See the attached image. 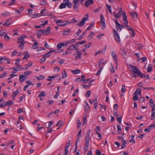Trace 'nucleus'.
I'll return each instance as SVG.
<instances>
[{
	"label": "nucleus",
	"instance_id": "f257e3e1",
	"mask_svg": "<svg viewBox=\"0 0 155 155\" xmlns=\"http://www.w3.org/2000/svg\"><path fill=\"white\" fill-rule=\"evenodd\" d=\"M131 68L132 72L133 73V76L135 77H138L140 76L142 73L139 69L136 67L131 66Z\"/></svg>",
	"mask_w": 155,
	"mask_h": 155
},
{
	"label": "nucleus",
	"instance_id": "f03ea898",
	"mask_svg": "<svg viewBox=\"0 0 155 155\" xmlns=\"http://www.w3.org/2000/svg\"><path fill=\"white\" fill-rule=\"evenodd\" d=\"M80 0H73V8L74 10L78 12V5L79 3L78 2Z\"/></svg>",
	"mask_w": 155,
	"mask_h": 155
},
{
	"label": "nucleus",
	"instance_id": "7ed1b4c3",
	"mask_svg": "<svg viewBox=\"0 0 155 155\" xmlns=\"http://www.w3.org/2000/svg\"><path fill=\"white\" fill-rule=\"evenodd\" d=\"M24 39H23L22 37H19L18 38V43L20 44L19 46H18L19 48L20 47L23 48L25 45Z\"/></svg>",
	"mask_w": 155,
	"mask_h": 155
},
{
	"label": "nucleus",
	"instance_id": "20e7f679",
	"mask_svg": "<svg viewBox=\"0 0 155 155\" xmlns=\"http://www.w3.org/2000/svg\"><path fill=\"white\" fill-rule=\"evenodd\" d=\"M113 35L115 40L117 42H120V40L119 36L117 31H116L115 30H114Z\"/></svg>",
	"mask_w": 155,
	"mask_h": 155
},
{
	"label": "nucleus",
	"instance_id": "39448f33",
	"mask_svg": "<svg viewBox=\"0 0 155 155\" xmlns=\"http://www.w3.org/2000/svg\"><path fill=\"white\" fill-rule=\"evenodd\" d=\"M55 21L58 26H63L65 25V22L63 21L62 20H55Z\"/></svg>",
	"mask_w": 155,
	"mask_h": 155
},
{
	"label": "nucleus",
	"instance_id": "423d86ee",
	"mask_svg": "<svg viewBox=\"0 0 155 155\" xmlns=\"http://www.w3.org/2000/svg\"><path fill=\"white\" fill-rule=\"evenodd\" d=\"M70 141L71 140H70L68 141V143H66V146L64 150L65 153L63 154V155H66L68 153V147L70 145Z\"/></svg>",
	"mask_w": 155,
	"mask_h": 155
},
{
	"label": "nucleus",
	"instance_id": "0eeeda50",
	"mask_svg": "<svg viewBox=\"0 0 155 155\" xmlns=\"http://www.w3.org/2000/svg\"><path fill=\"white\" fill-rule=\"evenodd\" d=\"M111 56L114 62L116 64L117 66L118 60L117 57L115 53L114 52H113L111 53Z\"/></svg>",
	"mask_w": 155,
	"mask_h": 155
},
{
	"label": "nucleus",
	"instance_id": "6e6552de",
	"mask_svg": "<svg viewBox=\"0 0 155 155\" xmlns=\"http://www.w3.org/2000/svg\"><path fill=\"white\" fill-rule=\"evenodd\" d=\"M25 75H20L19 76V80L21 83H22L25 80Z\"/></svg>",
	"mask_w": 155,
	"mask_h": 155
},
{
	"label": "nucleus",
	"instance_id": "1a4fd4ad",
	"mask_svg": "<svg viewBox=\"0 0 155 155\" xmlns=\"http://www.w3.org/2000/svg\"><path fill=\"white\" fill-rule=\"evenodd\" d=\"M93 3V0H87L85 3V5L87 7H88Z\"/></svg>",
	"mask_w": 155,
	"mask_h": 155
},
{
	"label": "nucleus",
	"instance_id": "9d476101",
	"mask_svg": "<svg viewBox=\"0 0 155 155\" xmlns=\"http://www.w3.org/2000/svg\"><path fill=\"white\" fill-rule=\"evenodd\" d=\"M17 66V67L15 68V69H14V71H21L25 69V68H24L22 67L20 65Z\"/></svg>",
	"mask_w": 155,
	"mask_h": 155
},
{
	"label": "nucleus",
	"instance_id": "9b49d317",
	"mask_svg": "<svg viewBox=\"0 0 155 155\" xmlns=\"http://www.w3.org/2000/svg\"><path fill=\"white\" fill-rule=\"evenodd\" d=\"M134 94L139 95L140 96L141 95V89L140 88H137L136 91L134 93Z\"/></svg>",
	"mask_w": 155,
	"mask_h": 155
},
{
	"label": "nucleus",
	"instance_id": "f8f14e48",
	"mask_svg": "<svg viewBox=\"0 0 155 155\" xmlns=\"http://www.w3.org/2000/svg\"><path fill=\"white\" fill-rule=\"evenodd\" d=\"M130 14L133 18H137V15L136 12H130Z\"/></svg>",
	"mask_w": 155,
	"mask_h": 155
},
{
	"label": "nucleus",
	"instance_id": "ddd939ff",
	"mask_svg": "<svg viewBox=\"0 0 155 155\" xmlns=\"http://www.w3.org/2000/svg\"><path fill=\"white\" fill-rule=\"evenodd\" d=\"M140 77L141 78H143L146 79H149V80L150 79L149 76L148 75H145L144 74H143L142 73Z\"/></svg>",
	"mask_w": 155,
	"mask_h": 155
},
{
	"label": "nucleus",
	"instance_id": "4468645a",
	"mask_svg": "<svg viewBox=\"0 0 155 155\" xmlns=\"http://www.w3.org/2000/svg\"><path fill=\"white\" fill-rule=\"evenodd\" d=\"M93 104L94 106V108L95 109H97V105L98 104L97 98H96L95 100H94Z\"/></svg>",
	"mask_w": 155,
	"mask_h": 155
},
{
	"label": "nucleus",
	"instance_id": "2eb2a0df",
	"mask_svg": "<svg viewBox=\"0 0 155 155\" xmlns=\"http://www.w3.org/2000/svg\"><path fill=\"white\" fill-rule=\"evenodd\" d=\"M38 43L37 42H35L34 43V44L32 46L31 48L34 49H36L38 47Z\"/></svg>",
	"mask_w": 155,
	"mask_h": 155
},
{
	"label": "nucleus",
	"instance_id": "dca6fc26",
	"mask_svg": "<svg viewBox=\"0 0 155 155\" xmlns=\"http://www.w3.org/2000/svg\"><path fill=\"white\" fill-rule=\"evenodd\" d=\"M64 31L63 32V34L64 35H67L69 34L71 32L70 30H64Z\"/></svg>",
	"mask_w": 155,
	"mask_h": 155
},
{
	"label": "nucleus",
	"instance_id": "f3484780",
	"mask_svg": "<svg viewBox=\"0 0 155 155\" xmlns=\"http://www.w3.org/2000/svg\"><path fill=\"white\" fill-rule=\"evenodd\" d=\"M66 3H62L60 4L59 8L61 9L64 8H66Z\"/></svg>",
	"mask_w": 155,
	"mask_h": 155
},
{
	"label": "nucleus",
	"instance_id": "a211bd4d",
	"mask_svg": "<svg viewBox=\"0 0 155 155\" xmlns=\"http://www.w3.org/2000/svg\"><path fill=\"white\" fill-rule=\"evenodd\" d=\"M16 73V71H12L10 75V77L8 79V80H10V79L12 78L14 76H16L15 75H13L14 74H15Z\"/></svg>",
	"mask_w": 155,
	"mask_h": 155
},
{
	"label": "nucleus",
	"instance_id": "6ab92c4d",
	"mask_svg": "<svg viewBox=\"0 0 155 155\" xmlns=\"http://www.w3.org/2000/svg\"><path fill=\"white\" fill-rule=\"evenodd\" d=\"M64 44L63 43H58L57 45V48L59 49L61 48L62 47H64Z\"/></svg>",
	"mask_w": 155,
	"mask_h": 155
},
{
	"label": "nucleus",
	"instance_id": "aec40b11",
	"mask_svg": "<svg viewBox=\"0 0 155 155\" xmlns=\"http://www.w3.org/2000/svg\"><path fill=\"white\" fill-rule=\"evenodd\" d=\"M119 25V26L116 25V28L118 31H120L124 27L123 25H121L120 24Z\"/></svg>",
	"mask_w": 155,
	"mask_h": 155
},
{
	"label": "nucleus",
	"instance_id": "412c9836",
	"mask_svg": "<svg viewBox=\"0 0 155 155\" xmlns=\"http://www.w3.org/2000/svg\"><path fill=\"white\" fill-rule=\"evenodd\" d=\"M82 53H78V55H76L75 57V59L76 60H77L80 58H82V57H81V55H82Z\"/></svg>",
	"mask_w": 155,
	"mask_h": 155
},
{
	"label": "nucleus",
	"instance_id": "4be33fe9",
	"mask_svg": "<svg viewBox=\"0 0 155 155\" xmlns=\"http://www.w3.org/2000/svg\"><path fill=\"white\" fill-rule=\"evenodd\" d=\"M28 51H25L24 52V54L25 55L24 57L23 58V59H27L30 57V56L28 54Z\"/></svg>",
	"mask_w": 155,
	"mask_h": 155
},
{
	"label": "nucleus",
	"instance_id": "5701e85b",
	"mask_svg": "<svg viewBox=\"0 0 155 155\" xmlns=\"http://www.w3.org/2000/svg\"><path fill=\"white\" fill-rule=\"evenodd\" d=\"M85 23V22L83 20H81V21L79 23H78L77 24V25H78L79 26L81 27L83 26Z\"/></svg>",
	"mask_w": 155,
	"mask_h": 155
},
{
	"label": "nucleus",
	"instance_id": "b1692460",
	"mask_svg": "<svg viewBox=\"0 0 155 155\" xmlns=\"http://www.w3.org/2000/svg\"><path fill=\"white\" fill-rule=\"evenodd\" d=\"M120 52L121 53V55L122 56L125 55L126 54V52L125 51L124 49L122 48H120Z\"/></svg>",
	"mask_w": 155,
	"mask_h": 155
},
{
	"label": "nucleus",
	"instance_id": "393cba45",
	"mask_svg": "<svg viewBox=\"0 0 155 155\" xmlns=\"http://www.w3.org/2000/svg\"><path fill=\"white\" fill-rule=\"evenodd\" d=\"M85 102L86 103V105L84 106V107L85 108V111H88L90 109V107L86 102L85 101Z\"/></svg>",
	"mask_w": 155,
	"mask_h": 155
},
{
	"label": "nucleus",
	"instance_id": "a878e982",
	"mask_svg": "<svg viewBox=\"0 0 155 155\" xmlns=\"http://www.w3.org/2000/svg\"><path fill=\"white\" fill-rule=\"evenodd\" d=\"M74 49H76V47L74 45H73L69 46L68 48V50H73Z\"/></svg>",
	"mask_w": 155,
	"mask_h": 155
},
{
	"label": "nucleus",
	"instance_id": "bb28decb",
	"mask_svg": "<svg viewBox=\"0 0 155 155\" xmlns=\"http://www.w3.org/2000/svg\"><path fill=\"white\" fill-rule=\"evenodd\" d=\"M46 95V93L45 92L42 91L38 95V97H45Z\"/></svg>",
	"mask_w": 155,
	"mask_h": 155
},
{
	"label": "nucleus",
	"instance_id": "cd10ccee",
	"mask_svg": "<svg viewBox=\"0 0 155 155\" xmlns=\"http://www.w3.org/2000/svg\"><path fill=\"white\" fill-rule=\"evenodd\" d=\"M62 78H64L67 77V75L65 71H63L62 72Z\"/></svg>",
	"mask_w": 155,
	"mask_h": 155
},
{
	"label": "nucleus",
	"instance_id": "c85d7f7f",
	"mask_svg": "<svg viewBox=\"0 0 155 155\" xmlns=\"http://www.w3.org/2000/svg\"><path fill=\"white\" fill-rule=\"evenodd\" d=\"M117 132L118 134H119L121 133V126L119 125H117Z\"/></svg>",
	"mask_w": 155,
	"mask_h": 155
},
{
	"label": "nucleus",
	"instance_id": "c756f323",
	"mask_svg": "<svg viewBox=\"0 0 155 155\" xmlns=\"http://www.w3.org/2000/svg\"><path fill=\"white\" fill-rule=\"evenodd\" d=\"M95 35V33L93 32H91V34H90L88 37V38L90 40L93 37V36Z\"/></svg>",
	"mask_w": 155,
	"mask_h": 155
},
{
	"label": "nucleus",
	"instance_id": "7c9ffc66",
	"mask_svg": "<svg viewBox=\"0 0 155 155\" xmlns=\"http://www.w3.org/2000/svg\"><path fill=\"white\" fill-rule=\"evenodd\" d=\"M7 58L6 57H4L3 58H0V61L1 63H6V62H5V61H3V60H6V59H7Z\"/></svg>",
	"mask_w": 155,
	"mask_h": 155
},
{
	"label": "nucleus",
	"instance_id": "2f4dec72",
	"mask_svg": "<svg viewBox=\"0 0 155 155\" xmlns=\"http://www.w3.org/2000/svg\"><path fill=\"white\" fill-rule=\"evenodd\" d=\"M122 14L123 15L122 19L123 20H127V17L126 15V13L125 12H124L123 13H122Z\"/></svg>",
	"mask_w": 155,
	"mask_h": 155
},
{
	"label": "nucleus",
	"instance_id": "473e14b6",
	"mask_svg": "<svg viewBox=\"0 0 155 155\" xmlns=\"http://www.w3.org/2000/svg\"><path fill=\"white\" fill-rule=\"evenodd\" d=\"M86 32H83V33L79 36L78 39L79 40L82 39L83 38V37L85 36V35L86 34Z\"/></svg>",
	"mask_w": 155,
	"mask_h": 155
},
{
	"label": "nucleus",
	"instance_id": "72a5a7b5",
	"mask_svg": "<svg viewBox=\"0 0 155 155\" xmlns=\"http://www.w3.org/2000/svg\"><path fill=\"white\" fill-rule=\"evenodd\" d=\"M103 68V67H101L99 68V69H98L97 72L96 73V75H98L100 74L101 73L102 69Z\"/></svg>",
	"mask_w": 155,
	"mask_h": 155
},
{
	"label": "nucleus",
	"instance_id": "f704fd0d",
	"mask_svg": "<svg viewBox=\"0 0 155 155\" xmlns=\"http://www.w3.org/2000/svg\"><path fill=\"white\" fill-rule=\"evenodd\" d=\"M72 72L74 74H76L80 73V71L79 69H75L72 71Z\"/></svg>",
	"mask_w": 155,
	"mask_h": 155
},
{
	"label": "nucleus",
	"instance_id": "c9c22d12",
	"mask_svg": "<svg viewBox=\"0 0 155 155\" xmlns=\"http://www.w3.org/2000/svg\"><path fill=\"white\" fill-rule=\"evenodd\" d=\"M155 127V124H151L148 127V128L150 130H152Z\"/></svg>",
	"mask_w": 155,
	"mask_h": 155
},
{
	"label": "nucleus",
	"instance_id": "e433bc0d",
	"mask_svg": "<svg viewBox=\"0 0 155 155\" xmlns=\"http://www.w3.org/2000/svg\"><path fill=\"white\" fill-rule=\"evenodd\" d=\"M50 26L48 27L46 30V32H47V33H46V35H49L51 33V30H50Z\"/></svg>",
	"mask_w": 155,
	"mask_h": 155
},
{
	"label": "nucleus",
	"instance_id": "4c0bfd02",
	"mask_svg": "<svg viewBox=\"0 0 155 155\" xmlns=\"http://www.w3.org/2000/svg\"><path fill=\"white\" fill-rule=\"evenodd\" d=\"M101 22V23L105 22V19L103 15H100Z\"/></svg>",
	"mask_w": 155,
	"mask_h": 155
},
{
	"label": "nucleus",
	"instance_id": "58836bf2",
	"mask_svg": "<svg viewBox=\"0 0 155 155\" xmlns=\"http://www.w3.org/2000/svg\"><path fill=\"white\" fill-rule=\"evenodd\" d=\"M66 6L67 5L68 7L69 8H71L72 4L69 1H68L66 2Z\"/></svg>",
	"mask_w": 155,
	"mask_h": 155
},
{
	"label": "nucleus",
	"instance_id": "ea45409f",
	"mask_svg": "<svg viewBox=\"0 0 155 155\" xmlns=\"http://www.w3.org/2000/svg\"><path fill=\"white\" fill-rule=\"evenodd\" d=\"M89 16L87 14L85 15L84 17L82 19L85 22V21L87 20Z\"/></svg>",
	"mask_w": 155,
	"mask_h": 155
},
{
	"label": "nucleus",
	"instance_id": "a19ab883",
	"mask_svg": "<svg viewBox=\"0 0 155 155\" xmlns=\"http://www.w3.org/2000/svg\"><path fill=\"white\" fill-rule=\"evenodd\" d=\"M137 95L134 94L133 97V99L134 101H137L138 100V97L137 96Z\"/></svg>",
	"mask_w": 155,
	"mask_h": 155
},
{
	"label": "nucleus",
	"instance_id": "79ce46f5",
	"mask_svg": "<svg viewBox=\"0 0 155 155\" xmlns=\"http://www.w3.org/2000/svg\"><path fill=\"white\" fill-rule=\"evenodd\" d=\"M48 21H42L41 22V26H44L46 25L48 23Z\"/></svg>",
	"mask_w": 155,
	"mask_h": 155
},
{
	"label": "nucleus",
	"instance_id": "37998d69",
	"mask_svg": "<svg viewBox=\"0 0 155 155\" xmlns=\"http://www.w3.org/2000/svg\"><path fill=\"white\" fill-rule=\"evenodd\" d=\"M121 15H122V13H121V12H119L117 14H116L115 15V16L116 18H120L121 17Z\"/></svg>",
	"mask_w": 155,
	"mask_h": 155
},
{
	"label": "nucleus",
	"instance_id": "c03bdc74",
	"mask_svg": "<svg viewBox=\"0 0 155 155\" xmlns=\"http://www.w3.org/2000/svg\"><path fill=\"white\" fill-rule=\"evenodd\" d=\"M45 77L43 75H41L40 76H37V78L38 80H42Z\"/></svg>",
	"mask_w": 155,
	"mask_h": 155
},
{
	"label": "nucleus",
	"instance_id": "a18cd8bd",
	"mask_svg": "<svg viewBox=\"0 0 155 155\" xmlns=\"http://www.w3.org/2000/svg\"><path fill=\"white\" fill-rule=\"evenodd\" d=\"M32 63H31L30 64L29 63H28V64H26L25 66H26V67L24 68L25 69L27 70L28 69V68L30 67L31 66H32Z\"/></svg>",
	"mask_w": 155,
	"mask_h": 155
},
{
	"label": "nucleus",
	"instance_id": "49530a36",
	"mask_svg": "<svg viewBox=\"0 0 155 155\" xmlns=\"http://www.w3.org/2000/svg\"><path fill=\"white\" fill-rule=\"evenodd\" d=\"M26 83L27 85H28L27 86H28L31 85H33V84L29 80L27 81L26 82Z\"/></svg>",
	"mask_w": 155,
	"mask_h": 155
},
{
	"label": "nucleus",
	"instance_id": "de8ad7c7",
	"mask_svg": "<svg viewBox=\"0 0 155 155\" xmlns=\"http://www.w3.org/2000/svg\"><path fill=\"white\" fill-rule=\"evenodd\" d=\"M94 25V22H93L86 29V31H87V30H89L91 29L92 27V26Z\"/></svg>",
	"mask_w": 155,
	"mask_h": 155
},
{
	"label": "nucleus",
	"instance_id": "09e8293b",
	"mask_svg": "<svg viewBox=\"0 0 155 155\" xmlns=\"http://www.w3.org/2000/svg\"><path fill=\"white\" fill-rule=\"evenodd\" d=\"M12 102L11 101H8L6 102L5 104V105L6 106H9L10 105H11Z\"/></svg>",
	"mask_w": 155,
	"mask_h": 155
},
{
	"label": "nucleus",
	"instance_id": "8fccbe9b",
	"mask_svg": "<svg viewBox=\"0 0 155 155\" xmlns=\"http://www.w3.org/2000/svg\"><path fill=\"white\" fill-rule=\"evenodd\" d=\"M91 91H87L85 94V96L86 97H89L91 95Z\"/></svg>",
	"mask_w": 155,
	"mask_h": 155
},
{
	"label": "nucleus",
	"instance_id": "3c124183",
	"mask_svg": "<svg viewBox=\"0 0 155 155\" xmlns=\"http://www.w3.org/2000/svg\"><path fill=\"white\" fill-rule=\"evenodd\" d=\"M122 118V117L121 116L119 117H117V121L119 123H120L121 122Z\"/></svg>",
	"mask_w": 155,
	"mask_h": 155
},
{
	"label": "nucleus",
	"instance_id": "603ef678",
	"mask_svg": "<svg viewBox=\"0 0 155 155\" xmlns=\"http://www.w3.org/2000/svg\"><path fill=\"white\" fill-rule=\"evenodd\" d=\"M106 5L107 8L109 11L111 13H112L111 9V6L108 5L106 4Z\"/></svg>",
	"mask_w": 155,
	"mask_h": 155
},
{
	"label": "nucleus",
	"instance_id": "864d4df0",
	"mask_svg": "<svg viewBox=\"0 0 155 155\" xmlns=\"http://www.w3.org/2000/svg\"><path fill=\"white\" fill-rule=\"evenodd\" d=\"M147 72H151L152 70V67L150 66V65L148 66V67L147 68Z\"/></svg>",
	"mask_w": 155,
	"mask_h": 155
},
{
	"label": "nucleus",
	"instance_id": "5fc2aeb1",
	"mask_svg": "<svg viewBox=\"0 0 155 155\" xmlns=\"http://www.w3.org/2000/svg\"><path fill=\"white\" fill-rule=\"evenodd\" d=\"M155 109H152L151 111V116L155 117Z\"/></svg>",
	"mask_w": 155,
	"mask_h": 155
},
{
	"label": "nucleus",
	"instance_id": "6e6d98bb",
	"mask_svg": "<svg viewBox=\"0 0 155 155\" xmlns=\"http://www.w3.org/2000/svg\"><path fill=\"white\" fill-rule=\"evenodd\" d=\"M20 61H21L20 59H18L16 60L15 64L16 66L19 65V62Z\"/></svg>",
	"mask_w": 155,
	"mask_h": 155
},
{
	"label": "nucleus",
	"instance_id": "4d7b16f0",
	"mask_svg": "<svg viewBox=\"0 0 155 155\" xmlns=\"http://www.w3.org/2000/svg\"><path fill=\"white\" fill-rule=\"evenodd\" d=\"M145 98L144 97H141L139 99V101L141 103H142L145 101Z\"/></svg>",
	"mask_w": 155,
	"mask_h": 155
},
{
	"label": "nucleus",
	"instance_id": "13d9d810",
	"mask_svg": "<svg viewBox=\"0 0 155 155\" xmlns=\"http://www.w3.org/2000/svg\"><path fill=\"white\" fill-rule=\"evenodd\" d=\"M7 73L5 72H4L1 74L0 75V78H2L6 76Z\"/></svg>",
	"mask_w": 155,
	"mask_h": 155
},
{
	"label": "nucleus",
	"instance_id": "bf43d9fd",
	"mask_svg": "<svg viewBox=\"0 0 155 155\" xmlns=\"http://www.w3.org/2000/svg\"><path fill=\"white\" fill-rule=\"evenodd\" d=\"M77 127H80L81 126V124L79 120H77Z\"/></svg>",
	"mask_w": 155,
	"mask_h": 155
},
{
	"label": "nucleus",
	"instance_id": "052dcab7",
	"mask_svg": "<svg viewBox=\"0 0 155 155\" xmlns=\"http://www.w3.org/2000/svg\"><path fill=\"white\" fill-rule=\"evenodd\" d=\"M78 22V21L75 20V18H73L72 19L70 23H77Z\"/></svg>",
	"mask_w": 155,
	"mask_h": 155
},
{
	"label": "nucleus",
	"instance_id": "680f3d73",
	"mask_svg": "<svg viewBox=\"0 0 155 155\" xmlns=\"http://www.w3.org/2000/svg\"><path fill=\"white\" fill-rule=\"evenodd\" d=\"M5 39L7 41H8L10 39V37L7 35H5L4 36Z\"/></svg>",
	"mask_w": 155,
	"mask_h": 155
},
{
	"label": "nucleus",
	"instance_id": "e2e57ef3",
	"mask_svg": "<svg viewBox=\"0 0 155 155\" xmlns=\"http://www.w3.org/2000/svg\"><path fill=\"white\" fill-rule=\"evenodd\" d=\"M52 76H48L47 78V80L49 81H51L53 80L54 79H53Z\"/></svg>",
	"mask_w": 155,
	"mask_h": 155
},
{
	"label": "nucleus",
	"instance_id": "0e129e2a",
	"mask_svg": "<svg viewBox=\"0 0 155 155\" xmlns=\"http://www.w3.org/2000/svg\"><path fill=\"white\" fill-rule=\"evenodd\" d=\"M5 32L3 30H2L0 31V36H2L5 34Z\"/></svg>",
	"mask_w": 155,
	"mask_h": 155
},
{
	"label": "nucleus",
	"instance_id": "69168bd1",
	"mask_svg": "<svg viewBox=\"0 0 155 155\" xmlns=\"http://www.w3.org/2000/svg\"><path fill=\"white\" fill-rule=\"evenodd\" d=\"M82 80H83L82 79H81L80 78H78L76 79L75 81L76 82H80V81H81L82 82Z\"/></svg>",
	"mask_w": 155,
	"mask_h": 155
},
{
	"label": "nucleus",
	"instance_id": "338daca9",
	"mask_svg": "<svg viewBox=\"0 0 155 155\" xmlns=\"http://www.w3.org/2000/svg\"><path fill=\"white\" fill-rule=\"evenodd\" d=\"M88 146H89V145H85V146L84 147V149L85 150V152H86L88 150Z\"/></svg>",
	"mask_w": 155,
	"mask_h": 155
},
{
	"label": "nucleus",
	"instance_id": "774afa93",
	"mask_svg": "<svg viewBox=\"0 0 155 155\" xmlns=\"http://www.w3.org/2000/svg\"><path fill=\"white\" fill-rule=\"evenodd\" d=\"M101 152L99 150H96V155H101Z\"/></svg>",
	"mask_w": 155,
	"mask_h": 155
}]
</instances>
